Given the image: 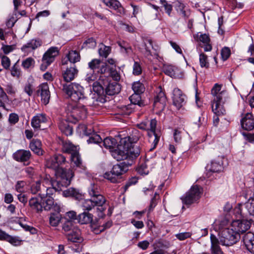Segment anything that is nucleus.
I'll list each match as a JSON object with an SVG mask.
<instances>
[{"label":"nucleus","instance_id":"obj_45","mask_svg":"<svg viewBox=\"0 0 254 254\" xmlns=\"http://www.w3.org/2000/svg\"><path fill=\"white\" fill-rule=\"evenodd\" d=\"M221 86L218 84H215L211 90V94L213 95L214 98L217 97L218 95L222 94V97H227L226 93L225 91L220 92Z\"/></svg>","mask_w":254,"mask_h":254},{"label":"nucleus","instance_id":"obj_18","mask_svg":"<svg viewBox=\"0 0 254 254\" xmlns=\"http://www.w3.org/2000/svg\"><path fill=\"white\" fill-rule=\"evenodd\" d=\"M108 83V77L101 75L98 80L93 82L92 89L97 94L100 95L104 93L105 86Z\"/></svg>","mask_w":254,"mask_h":254},{"label":"nucleus","instance_id":"obj_19","mask_svg":"<svg viewBox=\"0 0 254 254\" xmlns=\"http://www.w3.org/2000/svg\"><path fill=\"white\" fill-rule=\"evenodd\" d=\"M140 153L139 146L136 144H128V166L134 163Z\"/></svg>","mask_w":254,"mask_h":254},{"label":"nucleus","instance_id":"obj_31","mask_svg":"<svg viewBox=\"0 0 254 254\" xmlns=\"http://www.w3.org/2000/svg\"><path fill=\"white\" fill-rule=\"evenodd\" d=\"M103 3L111 9L117 10L120 14L124 13V9L117 0H103Z\"/></svg>","mask_w":254,"mask_h":254},{"label":"nucleus","instance_id":"obj_55","mask_svg":"<svg viewBox=\"0 0 254 254\" xmlns=\"http://www.w3.org/2000/svg\"><path fill=\"white\" fill-rule=\"evenodd\" d=\"M34 63L35 62L33 58H28L22 62V65L24 68L27 69L31 66H33Z\"/></svg>","mask_w":254,"mask_h":254},{"label":"nucleus","instance_id":"obj_62","mask_svg":"<svg viewBox=\"0 0 254 254\" xmlns=\"http://www.w3.org/2000/svg\"><path fill=\"white\" fill-rule=\"evenodd\" d=\"M109 75L115 81H118L120 79V76L118 72L114 69L113 67L110 68V70L109 71Z\"/></svg>","mask_w":254,"mask_h":254},{"label":"nucleus","instance_id":"obj_17","mask_svg":"<svg viewBox=\"0 0 254 254\" xmlns=\"http://www.w3.org/2000/svg\"><path fill=\"white\" fill-rule=\"evenodd\" d=\"M37 94L40 95L43 104L46 105L49 103L51 95L47 83H42L38 86Z\"/></svg>","mask_w":254,"mask_h":254},{"label":"nucleus","instance_id":"obj_23","mask_svg":"<svg viewBox=\"0 0 254 254\" xmlns=\"http://www.w3.org/2000/svg\"><path fill=\"white\" fill-rule=\"evenodd\" d=\"M78 70L75 66L67 67L62 72L64 80L67 82L73 80L78 74Z\"/></svg>","mask_w":254,"mask_h":254},{"label":"nucleus","instance_id":"obj_44","mask_svg":"<svg viewBox=\"0 0 254 254\" xmlns=\"http://www.w3.org/2000/svg\"><path fill=\"white\" fill-rule=\"evenodd\" d=\"M68 61L71 63H75L80 61L79 54L76 51H69L67 55Z\"/></svg>","mask_w":254,"mask_h":254},{"label":"nucleus","instance_id":"obj_2","mask_svg":"<svg viewBox=\"0 0 254 254\" xmlns=\"http://www.w3.org/2000/svg\"><path fill=\"white\" fill-rule=\"evenodd\" d=\"M59 172L60 174V177H57V180L55 181H49L48 183L52 187L46 186V190L45 192L46 193L45 196H50L54 191H61L63 188H66L70 184L71 179L73 177L72 171L61 169Z\"/></svg>","mask_w":254,"mask_h":254},{"label":"nucleus","instance_id":"obj_10","mask_svg":"<svg viewBox=\"0 0 254 254\" xmlns=\"http://www.w3.org/2000/svg\"><path fill=\"white\" fill-rule=\"evenodd\" d=\"M202 193V189L197 185H193L190 190L187 192L186 196L183 199V201L186 204H191L196 202L200 198Z\"/></svg>","mask_w":254,"mask_h":254},{"label":"nucleus","instance_id":"obj_3","mask_svg":"<svg viewBox=\"0 0 254 254\" xmlns=\"http://www.w3.org/2000/svg\"><path fill=\"white\" fill-rule=\"evenodd\" d=\"M240 239V236L234 232L229 226L227 220L221 221L219 226V241L220 244L227 247L236 244Z\"/></svg>","mask_w":254,"mask_h":254},{"label":"nucleus","instance_id":"obj_47","mask_svg":"<svg viewBox=\"0 0 254 254\" xmlns=\"http://www.w3.org/2000/svg\"><path fill=\"white\" fill-rule=\"evenodd\" d=\"M245 205L249 214L254 216V195L249 199Z\"/></svg>","mask_w":254,"mask_h":254},{"label":"nucleus","instance_id":"obj_57","mask_svg":"<svg viewBox=\"0 0 254 254\" xmlns=\"http://www.w3.org/2000/svg\"><path fill=\"white\" fill-rule=\"evenodd\" d=\"M0 240H6L12 244L15 242L14 238L1 230H0Z\"/></svg>","mask_w":254,"mask_h":254},{"label":"nucleus","instance_id":"obj_6","mask_svg":"<svg viewBox=\"0 0 254 254\" xmlns=\"http://www.w3.org/2000/svg\"><path fill=\"white\" fill-rule=\"evenodd\" d=\"M126 172H127V164L123 161L114 165L112 170L105 173L104 177L112 183H119L120 182L121 176Z\"/></svg>","mask_w":254,"mask_h":254},{"label":"nucleus","instance_id":"obj_40","mask_svg":"<svg viewBox=\"0 0 254 254\" xmlns=\"http://www.w3.org/2000/svg\"><path fill=\"white\" fill-rule=\"evenodd\" d=\"M63 194L65 197L71 196L77 200L82 198V194L76 189L71 188L63 191Z\"/></svg>","mask_w":254,"mask_h":254},{"label":"nucleus","instance_id":"obj_59","mask_svg":"<svg viewBox=\"0 0 254 254\" xmlns=\"http://www.w3.org/2000/svg\"><path fill=\"white\" fill-rule=\"evenodd\" d=\"M175 68L172 65H168L164 68V71L166 74L171 77L175 76Z\"/></svg>","mask_w":254,"mask_h":254},{"label":"nucleus","instance_id":"obj_13","mask_svg":"<svg viewBox=\"0 0 254 254\" xmlns=\"http://www.w3.org/2000/svg\"><path fill=\"white\" fill-rule=\"evenodd\" d=\"M228 225L234 232L240 236L241 233L245 232L250 228L251 223L247 220H237L233 221L231 223L228 222Z\"/></svg>","mask_w":254,"mask_h":254},{"label":"nucleus","instance_id":"obj_48","mask_svg":"<svg viewBox=\"0 0 254 254\" xmlns=\"http://www.w3.org/2000/svg\"><path fill=\"white\" fill-rule=\"evenodd\" d=\"M142 68L139 62L134 61L132 65V74L139 75L142 73Z\"/></svg>","mask_w":254,"mask_h":254},{"label":"nucleus","instance_id":"obj_25","mask_svg":"<svg viewBox=\"0 0 254 254\" xmlns=\"http://www.w3.org/2000/svg\"><path fill=\"white\" fill-rule=\"evenodd\" d=\"M105 90L107 94L113 95L120 92L121 86L116 81L111 82L109 81V78L108 77V83L107 84V85L105 86Z\"/></svg>","mask_w":254,"mask_h":254},{"label":"nucleus","instance_id":"obj_11","mask_svg":"<svg viewBox=\"0 0 254 254\" xmlns=\"http://www.w3.org/2000/svg\"><path fill=\"white\" fill-rule=\"evenodd\" d=\"M59 54L57 47L50 48L43 55L42 58V64L40 66V69L42 71L45 70L47 67L55 60V58Z\"/></svg>","mask_w":254,"mask_h":254},{"label":"nucleus","instance_id":"obj_20","mask_svg":"<svg viewBox=\"0 0 254 254\" xmlns=\"http://www.w3.org/2000/svg\"><path fill=\"white\" fill-rule=\"evenodd\" d=\"M242 128L246 130H251L254 128V117L252 114L247 113L241 119Z\"/></svg>","mask_w":254,"mask_h":254},{"label":"nucleus","instance_id":"obj_12","mask_svg":"<svg viewBox=\"0 0 254 254\" xmlns=\"http://www.w3.org/2000/svg\"><path fill=\"white\" fill-rule=\"evenodd\" d=\"M48 182L49 180L45 179L33 183L30 187L31 192L34 194H37L41 198L42 200L46 195L45 193L46 190V185H47Z\"/></svg>","mask_w":254,"mask_h":254},{"label":"nucleus","instance_id":"obj_26","mask_svg":"<svg viewBox=\"0 0 254 254\" xmlns=\"http://www.w3.org/2000/svg\"><path fill=\"white\" fill-rule=\"evenodd\" d=\"M82 129L84 134L86 135H90L89 138L87 140V142L88 144L94 143L99 144L102 142V139L99 135L96 133L91 134V132L87 131V128L84 125H82L80 127Z\"/></svg>","mask_w":254,"mask_h":254},{"label":"nucleus","instance_id":"obj_5","mask_svg":"<svg viewBox=\"0 0 254 254\" xmlns=\"http://www.w3.org/2000/svg\"><path fill=\"white\" fill-rule=\"evenodd\" d=\"M63 90L68 97L75 102L84 98L83 88L78 84L71 83L64 84Z\"/></svg>","mask_w":254,"mask_h":254},{"label":"nucleus","instance_id":"obj_52","mask_svg":"<svg viewBox=\"0 0 254 254\" xmlns=\"http://www.w3.org/2000/svg\"><path fill=\"white\" fill-rule=\"evenodd\" d=\"M140 94L134 93L131 95L129 99L132 104L139 105L141 101Z\"/></svg>","mask_w":254,"mask_h":254},{"label":"nucleus","instance_id":"obj_16","mask_svg":"<svg viewBox=\"0 0 254 254\" xmlns=\"http://www.w3.org/2000/svg\"><path fill=\"white\" fill-rule=\"evenodd\" d=\"M31 153L29 150L19 149L13 154V158L16 161L22 162L25 165L29 163V160L31 157Z\"/></svg>","mask_w":254,"mask_h":254},{"label":"nucleus","instance_id":"obj_64","mask_svg":"<svg viewBox=\"0 0 254 254\" xmlns=\"http://www.w3.org/2000/svg\"><path fill=\"white\" fill-rule=\"evenodd\" d=\"M1 65L5 69H8L10 65V61L9 59L5 56H2L1 57Z\"/></svg>","mask_w":254,"mask_h":254},{"label":"nucleus","instance_id":"obj_41","mask_svg":"<svg viewBox=\"0 0 254 254\" xmlns=\"http://www.w3.org/2000/svg\"><path fill=\"white\" fill-rule=\"evenodd\" d=\"M70 158L71 161L76 167L82 170L85 169V167L82 163V161L78 151L71 154Z\"/></svg>","mask_w":254,"mask_h":254},{"label":"nucleus","instance_id":"obj_7","mask_svg":"<svg viewBox=\"0 0 254 254\" xmlns=\"http://www.w3.org/2000/svg\"><path fill=\"white\" fill-rule=\"evenodd\" d=\"M89 194L94 206H97V209L100 212H103L106 208L104 205L106 202V199L103 195L100 194V189L95 184H91L88 189Z\"/></svg>","mask_w":254,"mask_h":254},{"label":"nucleus","instance_id":"obj_9","mask_svg":"<svg viewBox=\"0 0 254 254\" xmlns=\"http://www.w3.org/2000/svg\"><path fill=\"white\" fill-rule=\"evenodd\" d=\"M87 113V109L85 106L80 103L70 104L67 106V115L75 122L86 118Z\"/></svg>","mask_w":254,"mask_h":254},{"label":"nucleus","instance_id":"obj_38","mask_svg":"<svg viewBox=\"0 0 254 254\" xmlns=\"http://www.w3.org/2000/svg\"><path fill=\"white\" fill-rule=\"evenodd\" d=\"M62 149L64 152L70 154H72L78 151L77 146L74 145L70 142L66 141H62Z\"/></svg>","mask_w":254,"mask_h":254},{"label":"nucleus","instance_id":"obj_58","mask_svg":"<svg viewBox=\"0 0 254 254\" xmlns=\"http://www.w3.org/2000/svg\"><path fill=\"white\" fill-rule=\"evenodd\" d=\"M83 46L85 47L93 48L96 47V42L95 40L93 38H89L83 43Z\"/></svg>","mask_w":254,"mask_h":254},{"label":"nucleus","instance_id":"obj_21","mask_svg":"<svg viewBox=\"0 0 254 254\" xmlns=\"http://www.w3.org/2000/svg\"><path fill=\"white\" fill-rule=\"evenodd\" d=\"M42 200L43 209L50 210L53 209L55 211L60 209V207L55 203L54 199L52 196H45Z\"/></svg>","mask_w":254,"mask_h":254},{"label":"nucleus","instance_id":"obj_4","mask_svg":"<svg viewBox=\"0 0 254 254\" xmlns=\"http://www.w3.org/2000/svg\"><path fill=\"white\" fill-rule=\"evenodd\" d=\"M149 122V127H148V123L146 122H142L138 124L137 127L141 129L149 130L148 132L149 141L153 145V147L150 149V150L151 151L156 148L160 139V135L156 132V120L155 119H151Z\"/></svg>","mask_w":254,"mask_h":254},{"label":"nucleus","instance_id":"obj_29","mask_svg":"<svg viewBox=\"0 0 254 254\" xmlns=\"http://www.w3.org/2000/svg\"><path fill=\"white\" fill-rule=\"evenodd\" d=\"M41 44L42 41L40 39H32L22 47L21 50L24 52H28L35 50L41 46Z\"/></svg>","mask_w":254,"mask_h":254},{"label":"nucleus","instance_id":"obj_33","mask_svg":"<svg viewBox=\"0 0 254 254\" xmlns=\"http://www.w3.org/2000/svg\"><path fill=\"white\" fill-rule=\"evenodd\" d=\"M71 238H69L68 235H66V238L68 241L72 243H81L83 241V238L81 236V231L80 229L76 227L71 231V233H69Z\"/></svg>","mask_w":254,"mask_h":254},{"label":"nucleus","instance_id":"obj_1","mask_svg":"<svg viewBox=\"0 0 254 254\" xmlns=\"http://www.w3.org/2000/svg\"><path fill=\"white\" fill-rule=\"evenodd\" d=\"M127 131H119L115 138L109 136L103 140L104 147L110 149L112 157L118 161L127 159Z\"/></svg>","mask_w":254,"mask_h":254},{"label":"nucleus","instance_id":"obj_22","mask_svg":"<svg viewBox=\"0 0 254 254\" xmlns=\"http://www.w3.org/2000/svg\"><path fill=\"white\" fill-rule=\"evenodd\" d=\"M243 240L247 249L251 253L254 254V234L248 232L243 236Z\"/></svg>","mask_w":254,"mask_h":254},{"label":"nucleus","instance_id":"obj_28","mask_svg":"<svg viewBox=\"0 0 254 254\" xmlns=\"http://www.w3.org/2000/svg\"><path fill=\"white\" fill-rule=\"evenodd\" d=\"M48 121V118L45 114H39L33 117L31 120V126L34 129H39L41 124Z\"/></svg>","mask_w":254,"mask_h":254},{"label":"nucleus","instance_id":"obj_35","mask_svg":"<svg viewBox=\"0 0 254 254\" xmlns=\"http://www.w3.org/2000/svg\"><path fill=\"white\" fill-rule=\"evenodd\" d=\"M59 127L61 131L66 136L72 135L73 127L67 121H61Z\"/></svg>","mask_w":254,"mask_h":254},{"label":"nucleus","instance_id":"obj_54","mask_svg":"<svg viewBox=\"0 0 254 254\" xmlns=\"http://www.w3.org/2000/svg\"><path fill=\"white\" fill-rule=\"evenodd\" d=\"M197 40L202 42L203 44L210 43V39L209 36L206 34H197L196 36Z\"/></svg>","mask_w":254,"mask_h":254},{"label":"nucleus","instance_id":"obj_27","mask_svg":"<svg viewBox=\"0 0 254 254\" xmlns=\"http://www.w3.org/2000/svg\"><path fill=\"white\" fill-rule=\"evenodd\" d=\"M206 169L212 172H221L223 169L222 158L218 157L217 160L212 161L210 164H208Z\"/></svg>","mask_w":254,"mask_h":254},{"label":"nucleus","instance_id":"obj_49","mask_svg":"<svg viewBox=\"0 0 254 254\" xmlns=\"http://www.w3.org/2000/svg\"><path fill=\"white\" fill-rule=\"evenodd\" d=\"M82 207L85 210L89 211L91 210L95 206L93 204L92 200L91 199L84 200L82 202Z\"/></svg>","mask_w":254,"mask_h":254},{"label":"nucleus","instance_id":"obj_60","mask_svg":"<svg viewBox=\"0 0 254 254\" xmlns=\"http://www.w3.org/2000/svg\"><path fill=\"white\" fill-rule=\"evenodd\" d=\"M221 55L223 61L227 60L231 55V50L228 47L223 48L221 52Z\"/></svg>","mask_w":254,"mask_h":254},{"label":"nucleus","instance_id":"obj_37","mask_svg":"<svg viewBox=\"0 0 254 254\" xmlns=\"http://www.w3.org/2000/svg\"><path fill=\"white\" fill-rule=\"evenodd\" d=\"M175 8L177 12L185 18H188L190 15V11L186 8V5L179 1L175 2Z\"/></svg>","mask_w":254,"mask_h":254},{"label":"nucleus","instance_id":"obj_36","mask_svg":"<svg viewBox=\"0 0 254 254\" xmlns=\"http://www.w3.org/2000/svg\"><path fill=\"white\" fill-rule=\"evenodd\" d=\"M210 240L211 243V250L213 254H223L220 247L219 246L220 243L219 241L216 237L211 234L210 236Z\"/></svg>","mask_w":254,"mask_h":254},{"label":"nucleus","instance_id":"obj_51","mask_svg":"<svg viewBox=\"0 0 254 254\" xmlns=\"http://www.w3.org/2000/svg\"><path fill=\"white\" fill-rule=\"evenodd\" d=\"M144 43L146 52V55L147 56L151 55L150 48L154 49V47L153 46V42L152 40L150 39H146L144 41Z\"/></svg>","mask_w":254,"mask_h":254},{"label":"nucleus","instance_id":"obj_14","mask_svg":"<svg viewBox=\"0 0 254 254\" xmlns=\"http://www.w3.org/2000/svg\"><path fill=\"white\" fill-rule=\"evenodd\" d=\"M225 101L226 97H222V94L213 98L211 103V108L214 115L223 116L226 114V110L223 106Z\"/></svg>","mask_w":254,"mask_h":254},{"label":"nucleus","instance_id":"obj_61","mask_svg":"<svg viewBox=\"0 0 254 254\" xmlns=\"http://www.w3.org/2000/svg\"><path fill=\"white\" fill-rule=\"evenodd\" d=\"M26 185V182L23 181H19L16 182L15 185V189L18 192L24 191V187Z\"/></svg>","mask_w":254,"mask_h":254},{"label":"nucleus","instance_id":"obj_43","mask_svg":"<svg viewBox=\"0 0 254 254\" xmlns=\"http://www.w3.org/2000/svg\"><path fill=\"white\" fill-rule=\"evenodd\" d=\"M132 134L128 136V143L130 145L135 144L138 141L139 137V133L138 130L135 129H132Z\"/></svg>","mask_w":254,"mask_h":254},{"label":"nucleus","instance_id":"obj_53","mask_svg":"<svg viewBox=\"0 0 254 254\" xmlns=\"http://www.w3.org/2000/svg\"><path fill=\"white\" fill-rule=\"evenodd\" d=\"M101 64V61L97 59H93L88 63L89 67L94 71L95 70L99 69Z\"/></svg>","mask_w":254,"mask_h":254},{"label":"nucleus","instance_id":"obj_34","mask_svg":"<svg viewBox=\"0 0 254 254\" xmlns=\"http://www.w3.org/2000/svg\"><path fill=\"white\" fill-rule=\"evenodd\" d=\"M62 226V230L63 233L65 236L68 235L69 238H71L69 233L73 230L74 228L77 227L73 221L71 220H66L63 222Z\"/></svg>","mask_w":254,"mask_h":254},{"label":"nucleus","instance_id":"obj_30","mask_svg":"<svg viewBox=\"0 0 254 254\" xmlns=\"http://www.w3.org/2000/svg\"><path fill=\"white\" fill-rule=\"evenodd\" d=\"M29 205L31 208L36 212L39 213L43 211L42 200L41 197H33L29 200Z\"/></svg>","mask_w":254,"mask_h":254},{"label":"nucleus","instance_id":"obj_42","mask_svg":"<svg viewBox=\"0 0 254 254\" xmlns=\"http://www.w3.org/2000/svg\"><path fill=\"white\" fill-rule=\"evenodd\" d=\"M62 221L64 222L62 215L59 213H52L49 217V223L52 226L56 227Z\"/></svg>","mask_w":254,"mask_h":254},{"label":"nucleus","instance_id":"obj_24","mask_svg":"<svg viewBox=\"0 0 254 254\" xmlns=\"http://www.w3.org/2000/svg\"><path fill=\"white\" fill-rule=\"evenodd\" d=\"M185 100V95L182 93V91L176 88L173 91V103L177 108H181L184 105Z\"/></svg>","mask_w":254,"mask_h":254},{"label":"nucleus","instance_id":"obj_46","mask_svg":"<svg viewBox=\"0 0 254 254\" xmlns=\"http://www.w3.org/2000/svg\"><path fill=\"white\" fill-rule=\"evenodd\" d=\"M132 88L134 92V93L138 94L142 93L145 90V87L143 84L139 81L134 82L133 83Z\"/></svg>","mask_w":254,"mask_h":254},{"label":"nucleus","instance_id":"obj_39","mask_svg":"<svg viewBox=\"0 0 254 254\" xmlns=\"http://www.w3.org/2000/svg\"><path fill=\"white\" fill-rule=\"evenodd\" d=\"M78 220L82 224L92 223L93 221V215L88 212H84L78 216Z\"/></svg>","mask_w":254,"mask_h":254},{"label":"nucleus","instance_id":"obj_56","mask_svg":"<svg viewBox=\"0 0 254 254\" xmlns=\"http://www.w3.org/2000/svg\"><path fill=\"white\" fill-rule=\"evenodd\" d=\"M199 62L200 66L203 67H205L206 68L209 66V63L207 62V56L203 53H201L199 55Z\"/></svg>","mask_w":254,"mask_h":254},{"label":"nucleus","instance_id":"obj_15","mask_svg":"<svg viewBox=\"0 0 254 254\" xmlns=\"http://www.w3.org/2000/svg\"><path fill=\"white\" fill-rule=\"evenodd\" d=\"M157 95L155 97L154 108L159 111H163L166 106L167 98L161 87H159L156 91Z\"/></svg>","mask_w":254,"mask_h":254},{"label":"nucleus","instance_id":"obj_8","mask_svg":"<svg viewBox=\"0 0 254 254\" xmlns=\"http://www.w3.org/2000/svg\"><path fill=\"white\" fill-rule=\"evenodd\" d=\"M66 157L63 154H55L50 158L47 159L46 166L48 168L55 170L56 171V174L58 177H60V174L59 172L61 169L69 171V170L64 169L62 166L66 164Z\"/></svg>","mask_w":254,"mask_h":254},{"label":"nucleus","instance_id":"obj_63","mask_svg":"<svg viewBox=\"0 0 254 254\" xmlns=\"http://www.w3.org/2000/svg\"><path fill=\"white\" fill-rule=\"evenodd\" d=\"M110 52L109 47L104 46L103 48H100L99 50V55L104 58H107Z\"/></svg>","mask_w":254,"mask_h":254},{"label":"nucleus","instance_id":"obj_50","mask_svg":"<svg viewBox=\"0 0 254 254\" xmlns=\"http://www.w3.org/2000/svg\"><path fill=\"white\" fill-rule=\"evenodd\" d=\"M24 91L29 96H31L34 91V86L32 83L29 81L26 82L24 87Z\"/></svg>","mask_w":254,"mask_h":254},{"label":"nucleus","instance_id":"obj_32","mask_svg":"<svg viewBox=\"0 0 254 254\" xmlns=\"http://www.w3.org/2000/svg\"><path fill=\"white\" fill-rule=\"evenodd\" d=\"M29 148L30 149L37 155H42L43 150L42 149L41 141L38 139H33L29 144Z\"/></svg>","mask_w":254,"mask_h":254}]
</instances>
